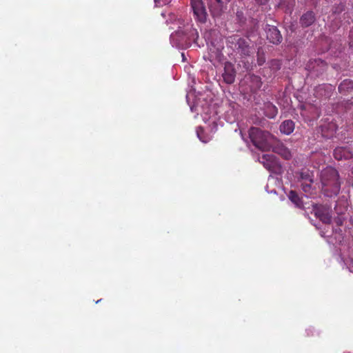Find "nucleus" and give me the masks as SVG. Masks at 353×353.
I'll return each mask as SVG.
<instances>
[{
	"label": "nucleus",
	"mask_w": 353,
	"mask_h": 353,
	"mask_svg": "<svg viewBox=\"0 0 353 353\" xmlns=\"http://www.w3.org/2000/svg\"><path fill=\"white\" fill-rule=\"evenodd\" d=\"M321 183L325 191H330L336 194L340 189L337 171L332 168L323 170L321 175Z\"/></svg>",
	"instance_id": "1"
},
{
	"label": "nucleus",
	"mask_w": 353,
	"mask_h": 353,
	"mask_svg": "<svg viewBox=\"0 0 353 353\" xmlns=\"http://www.w3.org/2000/svg\"><path fill=\"white\" fill-rule=\"evenodd\" d=\"M249 136L253 144L261 150H268L271 147L272 136L268 132L262 131L257 128H252Z\"/></svg>",
	"instance_id": "2"
},
{
	"label": "nucleus",
	"mask_w": 353,
	"mask_h": 353,
	"mask_svg": "<svg viewBox=\"0 0 353 353\" xmlns=\"http://www.w3.org/2000/svg\"><path fill=\"white\" fill-rule=\"evenodd\" d=\"M259 162L270 172L281 174L282 172V167L277 158L273 154H263L259 159Z\"/></svg>",
	"instance_id": "3"
},
{
	"label": "nucleus",
	"mask_w": 353,
	"mask_h": 353,
	"mask_svg": "<svg viewBox=\"0 0 353 353\" xmlns=\"http://www.w3.org/2000/svg\"><path fill=\"white\" fill-rule=\"evenodd\" d=\"M190 4L195 19L200 23H205L208 13L203 0H191Z\"/></svg>",
	"instance_id": "4"
},
{
	"label": "nucleus",
	"mask_w": 353,
	"mask_h": 353,
	"mask_svg": "<svg viewBox=\"0 0 353 353\" xmlns=\"http://www.w3.org/2000/svg\"><path fill=\"white\" fill-rule=\"evenodd\" d=\"M315 216L325 223H330L331 221V210L330 208L323 205H316L314 208Z\"/></svg>",
	"instance_id": "5"
},
{
	"label": "nucleus",
	"mask_w": 353,
	"mask_h": 353,
	"mask_svg": "<svg viewBox=\"0 0 353 353\" xmlns=\"http://www.w3.org/2000/svg\"><path fill=\"white\" fill-rule=\"evenodd\" d=\"M209 10L213 17H219L223 12L225 4L223 0H206Z\"/></svg>",
	"instance_id": "6"
},
{
	"label": "nucleus",
	"mask_w": 353,
	"mask_h": 353,
	"mask_svg": "<svg viewBox=\"0 0 353 353\" xmlns=\"http://www.w3.org/2000/svg\"><path fill=\"white\" fill-rule=\"evenodd\" d=\"M307 70L318 75L322 73L326 68V63L323 60L318 59L310 61L307 64Z\"/></svg>",
	"instance_id": "7"
},
{
	"label": "nucleus",
	"mask_w": 353,
	"mask_h": 353,
	"mask_svg": "<svg viewBox=\"0 0 353 353\" xmlns=\"http://www.w3.org/2000/svg\"><path fill=\"white\" fill-rule=\"evenodd\" d=\"M267 39L274 44L280 43L282 41V36L276 27L268 25L265 28Z\"/></svg>",
	"instance_id": "8"
},
{
	"label": "nucleus",
	"mask_w": 353,
	"mask_h": 353,
	"mask_svg": "<svg viewBox=\"0 0 353 353\" xmlns=\"http://www.w3.org/2000/svg\"><path fill=\"white\" fill-rule=\"evenodd\" d=\"M334 90V87L331 84L319 85L315 89V95L316 97L328 98L331 96Z\"/></svg>",
	"instance_id": "9"
},
{
	"label": "nucleus",
	"mask_w": 353,
	"mask_h": 353,
	"mask_svg": "<svg viewBox=\"0 0 353 353\" xmlns=\"http://www.w3.org/2000/svg\"><path fill=\"white\" fill-rule=\"evenodd\" d=\"M228 45L234 51H236L240 54L243 53V39L240 35L230 36L228 38Z\"/></svg>",
	"instance_id": "10"
},
{
	"label": "nucleus",
	"mask_w": 353,
	"mask_h": 353,
	"mask_svg": "<svg viewBox=\"0 0 353 353\" xmlns=\"http://www.w3.org/2000/svg\"><path fill=\"white\" fill-rule=\"evenodd\" d=\"M236 76V72L234 66L230 63L225 64L224 72L223 73V78L226 83L231 84L234 83Z\"/></svg>",
	"instance_id": "11"
},
{
	"label": "nucleus",
	"mask_w": 353,
	"mask_h": 353,
	"mask_svg": "<svg viewBox=\"0 0 353 353\" xmlns=\"http://www.w3.org/2000/svg\"><path fill=\"white\" fill-rule=\"evenodd\" d=\"M337 130L335 123L330 122L321 126V132L322 137L326 139H330L334 137Z\"/></svg>",
	"instance_id": "12"
},
{
	"label": "nucleus",
	"mask_w": 353,
	"mask_h": 353,
	"mask_svg": "<svg viewBox=\"0 0 353 353\" xmlns=\"http://www.w3.org/2000/svg\"><path fill=\"white\" fill-rule=\"evenodd\" d=\"M333 155L336 159L342 160L352 158L353 154L347 147H338L334 149Z\"/></svg>",
	"instance_id": "13"
},
{
	"label": "nucleus",
	"mask_w": 353,
	"mask_h": 353,
	"mask_svg": "<svg viewBox=\"0 0 353 353\" xmlns=\"http://www.w3.org/2000/svg\"><path fill=\"white\" fill-rule=\"evenodd\" d=\"M339 92L341 94H346L353 91V81L350 79L343 80L339 85Z\"/></svg>",
	"instance_id": "14"
},
{
	"label": "nucleus",
	"mask_w": 353,
	"mask_h": 353,
	"mask_svg": "<svg viewBox=\"0 0 353 353\" xmlns=\"http://www.w3.org/2000/svg\"><path fill=\"white\" fill-rule=\"evenodd\" d=\"M279 129L282 134L289 135L294 130V123L292 120H285L282 122Z\"/></svg>",
	"instance_id": "15"
},
{
	"label": "nucleus",
	"mask_w": 353,
	"mask_h": 353,
	"mask_svg": "<svg viewBox=\"0 0 353 353\" xmlns=\"http://www.w3.org/2000/svg\"><path fill=\"white\" fill-rule=\"evenodd\" d=\"M273 151L285 159H290L292 157V153L290 150L288 148L285 147L283 144H278L276 145L273 148Z\"/></svg>",
	"instance_id": "16"
},
{
	"label": "nucleus",
	"mask_w": 353,
	"mask_h": 353,
	"mask_svg": "<svg viewBox=\"0 0 353 353\" xmlns=\"http://www.w3.org/2000/svg\"><path fill=\"white\" fill-rule=\"evenodd\" d=\"M315 20L314 14L312 12H307L301 18V23L302 26L307 27L312 25Z\"/></svg>",
	"instance_id": "17"
},
{
	"label": "nucleus",
	"mask_w": 353,
	"mask_h": 353,
	"mask_svg": "<svg viewBox=\"0 0 353 353\" xmlns=\"http://www.w3.org/2000/svg\"><path fill=\"white\" fill-rule=\"evenodd\" d=\"M278 110L275 105L272 103H268L265 108V114L269 118H274L277 114Z\"/></svg>",
	"instance_id": "18"
},
{
	"label": "nucleus",
	"mask_w": 353,
	"mask_h": 353,
	"mask_svg": "<svg viewBox=\"0 0 353 353\" xmlns=\"http://www.w3.org/2000/svg\"><path fill=\"white\" fill-rule=\"evenodd\" d=\"M299 179L303 181V182L308 181L310 183H313V174L308 170H303L299 173Z\"/></svg>",
	"instance_id": "19"
},
{
	"label": "nucleus",
	"mask_w": 353,
	"mask_h": 353,
	"mask_svg": "<svg viewBox=\"0 0 353 353\" xmlns=\"http://www.w3.org/2000/svg\"><path fill=\"white\" fill-rule=\"evenodd\" d=\"M289 199L295 204L296 206L301 208L302 202L299 195L293 190H291L288 194Z\"/></svg>",
	"instance_id": "20"
},
{
	"label": "nucleus",
	"mask_w": 353,
	"mask_h": 353,
	"mask_svg": "<svg viewBox=\"0 0 353 353\" xmlns=\"http://www.w3.org/2000/svg\"><path fill=\"white\" fill-rule=\"evenodd\" d=\"M199 37L198 32L196 29L190 28L189 34L187 36V40L190 43L192 41H195Z\"/></svg>",
	"instance_id": "21"
},
{
	"label": "nucleus",
	"mask_w": 353,
	"mask_h": 353,
	"mask_svg": "<svg viewBox=\"0 0 353 353\" xmlns=\"http://www.w3.org/2000/svg\"><path fill=\"white\" fill-rule=\"evenodd\" d=\"M312 183H310L308 181L306 182H302V189L305 193H308L309 194L307 196H309L311 195L310 190H311V185Z\"/></svg>",
	"instance_id": "22"
},
{
	"label": "nucleus",
	"mask_w": 353,
	"mask_h": 353,
	"mask_svg": "<svg viewBox=\"0 0 353 353\" xmlns=\"http://www.w3.org/2000/svg\"><path fill=\"white\" fill-rule=\"evenodd\" d=\"M275 182V179L274 177H272V176H270V177L268 178V184L265 187V190L266 191L268 192V193H273V194H276V190L275 189H272L271 190H269V185L270 184H273Z\"/></svg>",
	"instance_id": "23"
},
{
	"label": "nucleus",
	"mask_w": 353,
	"mask_h": 353,
	"mask_svg": "<svg viewBox=\"0 0 353 353\" xmlns=\"http://www.w3.org/2000/svg\"><path fill=\"white\" fill-rule=\"evenodd\" d=\"M204 132V130H203V128L202 127H198L196 128V134H197V137H199V139L202 141V142H204V143H206L208 141L205 140L203 137V134Z\"/></svg>",
	"instance_id": "24"
},
{
	"label": "nucleus",
	"mask_w": 353,
	"mask_h": 353,
	"mask_svg": "<svg viewBox=\"0 0 353 353\" xmlns=\"http://www.w3.org/2000/svg\"><path fill=\"white\" fill-rule=\"evenodd\" d=\"M312 108V119L317 118L319 117V112L316 107H311Z\"/></svg>",
	"instance_id": "25"
},
{
	"label": "nucleus",
	"mask_w": 353,
	"mask_h": 353,
	"mask_svg": "<svg viewBox=\"0 0 353 353\" xmlns=\"http://www.w3.org/2000/svg\"><path fill=\"white\" fill-rule=\"evenodd\" d=\"M345 265L347 266L349 270L353 272V260L350 259L345 261Z\"/></svg>",
	"instance_id": "26"
},
{
	"label": "nucleus",
	"mask_w": 353,
	"mask_h": 353,
	"mask_svg": "<svg viewBox=\"0 0 353 353\" xmlns=\"http://www.w3.org/2000/svg\"><path fill=\"white\" fill-rule=\"evenodd\" d=\"M257 61H258V64L259 65H262L265 61V59L263 55H261L259 52H258V59H257Z\"/></svg>",
	"instance_id": "27"
},
{
	"label": "nucleus",
	"mask_w": 353,
	"mask_h": 353,
	"mask_svg": "<svg viewBox=\"0 0 353 353\" xmlns=\"http://www.w3.org/2000/svg\"><path fill=\"white\" fill-rule=\"evenodd\" d=\"M350 47H353V27L351 28L350 32Z\"/></svg>",
	"instance_id": "28"
},
{
	"label": "nucleus",
	"mask_w": 353,
	"mask_h": 353,
	"mask_svg": "<svg viewBox=\"0 0 353 353\" xmlns=\"http://www.w3.org/2000/svg\"><path fill=\"white\" fill-rule=\"evenodd\" d=\"M254 79L256 81V87L260 88L261 87V81H260L259 78L258 77H254Z\"/></svg>",
	"instance_id": "29"
},
{
	"label": "nucleus",
	"mask_w": 353,
	"mask_h": 353,
	"mask_svg": "<svg viewBox=\"0 0 353 353\" xmlns=\"http://www.w3.org/2000/svg\"><path fill=\"white\" fill-rule=\"evenodd\" d=\"M259 4L263 5L268 2V0H256Z\"/></svg>",
	"instance_id": "30"
},
{
	"label": "nucleus",
	"mask_w": 353,
	"mask_h": 353,
	"mask_svg": "<svg viewBox=\"0 0 353 353\" xmlns=\"http://www.w3.org/2000/svg\"><path fill=\"white\" fill-rule=\"evenodd\" d=\"M239 134L243 137V130L241 128H239Z\"/></svg>",
	"instance_id": "31"
},
{
	"label": "nucleus",
	"mask_w": 353,
	"mask_h": 353,
	"mask_svg": "<svg viewBox=\"0 0 353 353\" xmlns=\"http://www.w3.org/2000/svg\"><path fill=\"white\" fill-rule=\"evenodd\" d=\"M155 3L157 5L159 3V0H155Z\"/></svg>",
	"instance_id": "32"
},
{
	"label": "nucleus",
	"mask_w": 353,
	"mask_h": 353,
	"mask_svg": "<svg viewBox=\"0 0 353 353\" xmlns=\"http://www.w3.org/2000/svg\"><path fill=\"white\" fill-rule=\"evenodd\" d=\"M352 219H353V216H352Z\"/></svg>",
	"instance_id": "33"
}]
</instances>
